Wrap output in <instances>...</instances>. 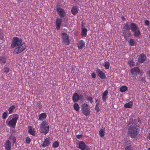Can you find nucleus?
<instances>
[{
  "label": "nucleus",
  "mask_w": 150,
  "mask_h": 150,
  "mask_svg": "<svg viewBox=\"0 0 150 150\" xmlns=\"http://www.w3.org/2000/svg\"><path fill=\"white\" fill-rule=\"evenodd\" d=\"M127 134L131 138H135L138 134L137 127L134 125H130L128 128Z\"/></svg>",
  "instance_id": "1"
},
{
  "label": "nucleus",
  "mask_w": 150,
  "mask_h": 150,
  "mask_svg": "<svg viewBox=\"0 0 150 150\" xmlns=\"http://www.w3.org/2000/svg\"><path fill=\"white\" fill-rule=\"evenodd\" d=\"M49 129V127L48 122L45 121H43L40 125V132L44 135H46L48 132Z\"/></svg>",
  "instance_id": "2"
},
{
  "label": "nucleus",
  "mask_w": 150,
  "mask_h": 150,
  "mask_svg": "<svg viewBox=\"0 0 150 150\" xmlns=\"http://www.w3.org/2000/svg\"><path fill=\"white\" fill-rule=\"evenodd\" d=\"M12 115L13 117L9 121H8V119L6 121V123L9 126L14 128L16 127L17 121L19 118V115L16 114H13Z\"/></svg>",
  "instance_id": "3"
},
{
  "label": "nucleus",
  "mask_w": 150,
  "mask_h": 150,
  "mask_svg": "<svg viewBox=\"0 0 150 150\" xmlns=\"http://www.w3.org/2000/svg\"><path fill=\"white\" fill-rule=\"evenodd\" d=\"M130 28L127 24H124L123 28L122 29V33L124 37L126 40H127L128 38L131 35V33L129 31Z\"/></svg>",
  "instance_id": "4"
},
{
  "label": "nucleus",
  "mask_w": 150,
  "mask_h": 150,
  "mask_svg": "<svg viewBox=\"0 0 150 150\" xmlns=\"http://www.w3.org/2000/svg\"><path fill=\"white\" fill-rule=\"evenodd\" d=\"M22 40L21 38H19L18 37H14L12 40V42L11 44V47L13 48L16 47L22 44Z\"/></svg>",
  "instance_id": "5"
},
{
  "label": "nucleus",
  "mask_w": 150,
  "mask_h": 150,
  "mask_svg": "<svg viewBox=\"0 0 150 150\" xmlns=\"http://www.w3.org/2000/svg\"><path fill=\"white\" fill-rule=\"evenodd\" d=\"M81 109L83 113L86 116H87L90 114V109L88 108V104L85 103L83 104Z\"/></svg>",
  "instance_id": "6"
},
{
  "label": "nucleus",
  "mask_w": 150,
  "mask_h": 150,
  "mask_svg": "<svg viewBox=\"0 0 150 150\" xmlns=\"http://www.w3.org/2000/svg\"><path fill=\"white\" fill-rule=\"evenodd\" d=\"M62 39L63 44L65 45H68L70 43V40L69 39V35L66 33H62Z\"/></svg>",
  "instance_id": "7"
},
{
  "label": "nucleus",
  "mask_w": 150,
  "mask_h": 150,
  "mask_svg": "<svg viewBox=\"0 0 150 150\" xmlns=\"http://www.w3.org/2000/svg\"><path fill=\"white\" fill-rule=\"evenodd\" d=\"M16 47L14 49V52H16V54H18L21 53L25 49L26 45L25 43H23Z\"/></svg>",
  "instance_id": "8"
},
{
  "label": "nucleus",
  "mask_w": 150,
  "mask_h": 150,
  "mask_svg": "<svg viewBox=\"0 0 150 150\" xmlns=\"http://www.w3.org/2000/svg\"><path fill=\"white\" fill-rule=\"evenodd\" d=\"M96 73L98 76L101 79H105V76L104 73L99 69L97 68L96 71Z\"/></svg>",
  "instance_id": "9"
},
{
  "label": "nucleus",
  "mask_w": 150,
  "mask_h": 150,
  "mask_svg": "<svg viewBox=\"0 0 150 150\" xmlns=\"http://www.w3.org/2000/svg\"><path fill=\"white\" fill-rule=\"evenodd\" d=\"M57 11L60 18H63L66 15V13L61 8H57Z\"/></svg>",
  "instance_id": "10"
},
{
  "label": "nucleus",
  "mask_w": 150,
  "mask_h": 150,
  "mask_svg": "<svg viewBox=\"0 0 150 150\" xmlns=\"http://www.w3.org/2000/svg\"><path fill=\"white\" fill-rule=\"evenodd\" d=\"M131 72L133 75L136 76L140 73L139 69L137 67H134L131 69Z\"/></svg>",
  "instance_id": "11"
},
{
  "label": "nucleus",
  "mask_w": 150,
  "mask_h": 150,
  "mask_svg": "<svg viewBox=\"0 0 150 150\" xmlns=\"http://www.w3.org/2000/svg\"><path fill=\"white\" fill-rule=\"evenodd\" d=\"M146 58V56L144 53H142L140 54L138 58V61L139 63H142L144 62Z\"/></svg>",
  "instance_id": "12"
},
{
  "label": "nucleus",
  "mask_w": 150,
  "mask_h": 150,
  "mask_svg": "<svg viewBox=\"0 0 150 150\" xmlns=\"http://www.w3.org/2000/svg\"><path fill=\"white\" fill-rule=\"evenodd\" d=\"M62 22V19L60 18H58L56 20V29L58 30L60 29V26Z\"/></svg>",
  "instance_id": "13"
},
{
  "label": "nucleus",
  "mask_w": 150,
  "mask_h": 150,
  "mask_svg": "<svg viewBox=\"0 0 150 150\" xmlns=\"http://www.w3.org/2000/svg\"><path fill=\"white\" fill-rule=\"evenodd\" d=\"M50 144V139L48 138L45 139L44 142L41 144V145L43 147H45L48 146Z\"/></svg>",
  "instance_id": "14"
},
{
  "label": "nucleus",
  "mask_w": 150,
  "mask_h": 150,
  "mask_svg": "<svg viewBox=\"0 0 150 150\" xmlns=\"http://www.w3.org/2000/svg\"><path fill=\"white\" fill-rule=\"evenodd\" d=\"M5 149L6 150H11V143L9 140H7L5 143Z\"/></svg>",
  "instance_id": "15"
},
{
  "label": "nucleus",
  "mask_w": 150,
  "mask_h": 150,
  "mask_svg": "<svg viewBox=\"0 0 150 150\" xmlns=\"http://www.w3.org/2000/svg\"><path fill=\"white\" fill-rule=\"evenodd\" d=\"M130 29L132 32H134L139 29L137 25L133 23H130Z\"/></svg>",
  "instance_id": "16"
},
{
  "label": "nucleus",
  "mask_w": 150,
  "mask_h": 150,
  "mask_svg": "<svg viewBox=\"0 0 150 150\" xmlns=\"http://www.w3.org/2000/svg\"><path fill=\"white\" fill-rule=\"evenodd\" d=\"M80 99V96L77 93H74L72 96V100L74 102H77Z\"/></svg>",
  "instance_id": "17"
},
{
  "label": "nucleus",
  "mask_w": 150,
  "mask_h": 150,
  "mask_svg": "<svg viewBox=\"0 0 150 150\" xmlns=\"http://www.w3.org/2000/svg\"><path fill=\"white\" fill-rule=\"evenodd\" d=\"M77 45L79 49H81L85 47V42L83 40H81L78 42Z\"/></svg>",
  "instance_id": "18"
},
{
  "label": "nucleus",
  "mask_w": 150,
  "mask_h": 150,
  "mask_svg": "<svg viewBox=\"0 0 150 150\" xmlns=\"http://www.w3.org/2000/svg\"><path fill=\"white\" fill-rule=\"evenodd\" d=\"M85 144L82 141H80L79 143L78 147L81 150H84L86 148Z\"/></svg>",
  "instance_id": "19"
},
{
  "label": "nucleus",
  "mask_w": 150,
  "mask_h": 150,
  "mask_svg": "<svg viewBox=\"0 0 150 150\" xmlns=\"http://www.w3.org/2000/svg\"><path fill=\"white\" fill-rule=\"evenodd\" d=\"M28 133L33 136H35V132L34 130V129L32 126H29L28 127Z\"/></svg>",
  "instance_id": "20"
},
{
  "label": "nucleus",
  "mask_w": 150,
  "mask_h": 150,
  "mask_svg": "<svg viewBox=\"0 0 150 150\" xmlns=\"http://www.w3.org/2000/svg\"><path fill=\"white\" fill-rule=\"evenodd\" d=\"M137 120L134 119V120L132 118H130L128 122V125H137Z\"/></svg>",
  "instance_id": "21"
},
{
  "label": "nucleus",
  "mask_w": 150,
  "mask_h": 150,
  "mask_svg": "<svg viewBox=\"0 0 150 150\" xmlns=\"http://www.w3.org/2000/svg\"><path fill=\"white\" fill-rule=\"evenodd\" d=\"M71 12L74 15H76L78 12V8L77 6H73L71 8Z\"/></svg>",
  "instance_id": "22"
},
{
  "label": "nucleus",
  "mask_w": 150,
  "mask_h": 150,
  "mask_svg": "<svg viewBox=\"0 0 150 150\" xmlns=\"http://www.w3.org/2000/svg\"><path fill=\"white\" fill-rule=\"evenodd\" d=\"M47 116V115L45 113H42L39 115L38 120H43L46 118Z\"/></svg>",
  "instance_id": "23"
},
{
  "label": "nucleus",
  "mask_w": 150,
  "mask_h": 150,
  "mask_svg": "<svg viewBox=\"0 0 150 150\" xmlns=\"http://www.w3.org/2000/svg\"><path fill=\"white\" fill-rule=\"evenodd\" d=\"M82 30L81 32V35L82 37H86L87 35V30L86 28H83L82 27Z\"/></svg>",
  "instance_id": "24"
},
{
  "label": "nucleus",
  "mask_w": 150,
  "mask_h": 150,
  "mask_svg": "<svg viewBox=\"0 0 150 150\" xmlns=\"http://www.w3.org/2000/svg\"><path fill=\"white\" fill-rule=\"evenodd\" d=\"M108 94V91L107 90H106L103 93L102 98L103 100L105 101L107 98V96Z\"/></svg>",
  "instance_id": "25"
},
{
  "label": "nucleus",
  "mask_w": 150,
  "mask_h": 150,
  "mask_svg": "<svg viewBox=\"0 0 150 150\" xmlns=\"http://www.w3.org/2000/svg\"><path fill=\"white\" fill-rule=\"evenodd\" d=\"M134 33V35L135 37H139L141 35L139 28L134 32H133Z\"/></svg>",
  "instance_id": "26"
},
{
  "label": "nucleus",
  "mask_w": 150,
  "mask_h": 150,
  "mask_svg": "<svg viewBox=\"0 0 150 150\" xmlns=\"http://www.w3.org/2000/svg\"><path fill=\"white\" fill-rule=\"evenodd\" d=\"M6 59L5 56H0V63L2 65L5 64L6 63Z\"/></svg>",
  "instance_id": "27"
},
{
  "label": "nucleus",
  "mask_w": 150,
  "mask_h": 150,
  "mask_svg": "<svg viewBox=\"0 0 150 150\" xmlns=\"http://www.w3.org/2000/svg\"><path fill=\"white\" fill-rule=\"evenodd\" d=\"M133 102L132 101H130L126 103L124 105V107L127 108H131L133 105Z\"/></svg>",
  "instance_id": "28"
},
{
  "label": "nucleus",
  "mask_w": 150,
  "mask_h": 150,
  "mask_svg": "<svg viewBox=\"0 0 150 150\" xmlns=\"http://www.w3.org/2000/svg\"><path fill=\"white\" fill-rule=\"evenodd\" d=\"M8 139L10 140H13V145L16 142V138L15 136H12V135H9Z\"/></svg>",
  "instance_id": "29"
},
{
  "label": "nucleus",
  "mask_w": 150,
  "mask_h": 150,
  "mask_svg": "<svg viewBox=\"0 0 150 150\" xmlns=\"http://www.w3.org/2000/svg\"><path fill=\"white\" fill-rule=\"evenodd\" d=\"M127 89V87L125 86H121L120 88V91L123 92L125 91Z\"/></svg>",
  "instance_id": "30"
},
{
  "label": "nucleus",
  "mask_w": 150,
  "mask_h": 150,
  "mask_svg": "<svg viewBox=\"0 0 150 150\" xmlns=\"http://www.w3.org/2000/svg\"><path fill=\"white\" fill-rule=\"evenodd\" d=\"M99 135L101 137H103L105 135L104 129H100L99 131Z\"/></svg>",
  "instance_id": "31"
},
{
  "label": "nucleus",
  "mask_w": 150,
  "mask_h": 150,
  "mask_svg": "<svg viewBox=\"0 0 150 150\" xmlns=\"http://www.w3.org/2000/svg\"><path fill=\"white\" fill-rule=\"evenodd\" d=\"M86 100L90 102L92 104L93 103V98L92 97L87 96L86 97Z\"/></svg>",
  "instance_id": "32"
},
{
  "label": "nucleus",
  "mask_w": 150,
  "mask_h": 150,
  "mask_svg": "<svg viewBox=\"0 0 150 150\" xmlns=\"http://www.w3.org/2000/svg\"><path fill=\"white\" fill-rule=\"evenodd\" d=\"M16 108V107L14 105H12V106L10 107L8 109V111L9 112V113L10 114L11 113L13 112V110L15 109Z\"/></svg>",
  "instance_id": "33"
},
{
  "label": "nucleus",
  "mask_w": 150,
  "mask_h": 150,
  "mask_svg": "<svg viewBox=\"0 0 150 150\" xmlns=\"http://www.w3.org/2000/svg\"><path fill=\"white\" fill-rule=\"evenodd\" d=\"M74 108L76 111H78L79 110V107L77 103H75L74 105Z\"/></svg>",
  "instance_id": "34"
},
{
  "label": "nucleus",
  "mask_w": 150,
  "mask_h": 150,
  "mask_svg": "<svg viewBox=\"0 0 150 150\" xmlns=\"http://www.w3.org/2000/svg\"><path fill=\"white\" fill-rule=\"evenodd\" d=\"M124 150H134V148L132 146H128L125 147Z\"/></svg>",
  "instance_id": "35"
},
{
  "label": "nucleus",
  "mask_w": 150,
  "mask_h": 150,
  "mask_svg": "<svg viewBox=\"0 0 150 150\" xmlns=\"http://www.w3.org/2000/svg\"><path fill=\"white\" fill-rule=\"evenodd\" d=\"M129 45L131 46H133L134 45V40L131 39L129 42Z\"/></svg>",
  "instance_id": "36"
},
{
  "label": "nucleus",
  "mask_w": 150,
  "mask_h": 150,
  "mask_svg": "<svg viewBox=\"0 0 150 150\" xmlns=\"http://www.w3.org/2000/svg\"><path fill=\"white\" fill-rule=\"evenodd\" d=\"M104 65L106 69H108L109 68L110 63L109 62H106L104 63Z\"/></svg>",
  "instance_id": "37"
},
{
  "label": "nucleus",
  "mask_w": 150,
  "mask_h": 150,
  "mask_svg": "<svg viewBox=\"0 0 150 150\" xmlns=\"http://www.w3.org/2000/svg\"><path fill=\"white\" fill-rule=\"evenodd\" d=\"M59 146V143L57 141L54 142L52 146L54 148H56Z\"/></svg>",
  "instance_id": "38"
},
{
  "label": "nucleus",
  "mask_w": 150,
  "mask_h": 150,
  "mask_svg": "<svg viewBox=\"0 0 150 150\" xmlns=\"http://www.w3.org/2000/svg\"><path fill=\"white\" fill-rule=\"evenodd\" d=\"M8 115V113L6 112H5L2 114V118L5 119L6 118Z\"/></svg>",
  "instance_id": "39"
},
{
  "label": "nucleus",
  "mask_w": 150,
  "mask_h": 150,
  "mask_svg": "<svg viewBox=\"0 0 150 150\" xmlns=\"http://www.w3.org/2000/svg\"><path fill=\"white\" fill-rule=\"evenodd\" d=\"M128 63L130 66H133L135 64L134 62L131 60H129Z\"/></svg>",
  "instance_id": "40"
},
{
  "label": "nucleus",
  "mask_w": 150,
  "mask_h": 150,
  "mask_svg": "<svg viewBox=\"0 0 150 150\" xmlns=\"http://www.w3.org/2000/svg\"><path fill=\"white\" fill-rule=\"evenodd\" d=\"M3 69L4 70V72L6 74H7V73H8L9 71V69L7 67H5L4 69Z\"/></svg>",
  "instance_id": "41"
},
{
  "label": "nucleus",
  "mask_w": 150,
  "mask_h": 150,
  "mask_svg": "<svg viewBox=\"0 0 150 150\" xmlns=\"http://www.w3.org/2000/svg\"><path fill=\"white\" fill-rule=\"evenodd\" d=\"M31 139L29 137H27L26 139V142L27 144H29L30 142Z\"/></svg>",
  "instance_id": "42"
},
{
  "label": "nucleus",
  "mask_w": 150,
  "mask_h": 150,
  "mask_svg": "<svg viewBox=\"0 0 150 150\" xmlns=\"http://www.w3.org/2000/svg\"><path fill=\"white\" fill-rule=\"evenodd\" d=\"M140 78L141 80L140 81H142V82L145 83L146 82V79L144 77H140Z\"/></svg>",
  "instance_id": "43"
},
{
  "label": "nucleus",
  "mask_w": 150,
  "mask_h": 150,
  "mask_svg": "<svg viewBox=\"0 0 150 150\" xmlns=\"http://www.w3.org/2000/svg\"><path fill=\"white\" fill-rule=\"evenodd\" d=\"M95 109L96 110V113L98 112L100 110V109L98 106H97V105H95Z\"/></svg>",
  "instance_id": "44"
},
{
  "label": "nucleus",
  "mask_w": 150,
  "mask_h": 150,
  "mask_svg": "<svg viewBox=\"0 0 150 150\" xmlns=\"http://www.w3.org/2000/svg\"><path fill=\"white\" fill-rule=\"evenodd\" d=\"M125 146H131V144L128 141L125 142Z\"/></svg>",
  "instance_id": "45"
},
{
  "label": "nucleus",
  "mask_w": 150,
  "mask_h": 150,
  "mask_svg": "<svg viewBox=\"0 0 150 150\" xmlns=\"http://www.w3.org/2000/svg\"><path fill=\"white\" fill-rule=\"evenodd\" d=\"M145 24L146 26H149V21L148 20L145 21Z\"/></svg>",
  "instance_id": "46"
},
{
  "label": "nucleus",
  "mask_w": 150,
  "mask_h": 150,
  "mask_svg": "<svg viewBox=\"0 0 150 150\" xmlns=\"http://www.w3.org/2000/svg\"><path fill=\"white\" fill-rule=\"evenodd\" d=\"M92 148L91 146H86V148L84 150H91Z\"/></svg>",
  "instance_id": "47"
},
{
  "label": "nucleus",
  "mask_w": 150,
  "mask_h": 150,
  "mask_svg": "<svg viewBox=\"0 0 150 150\" xmlns=\"http://www.w3.org/2000/svg\"><path fill=\"white\" fill-rule=\"evenodd\" d=\"M82 137V135L81 134H78L76 135V138L78 139H80Z\"/></svg>",
  "instance_id": "48"
},
{
  "label": "nucleus",
  "mask_w": 150,
  "mask_h": 150,
  "mask_svg": "<svg viewBox=\"0 0 150 150\" xmlns=\"http://www.w3.org/2000/svg\"><path fill=\"white\" fill-rule=\"evenodd\" d=\"M92 77L93 79L96 78V74L94 73H93L91 74Z\"/></svg>",
  "instance_id": "49"
},
{
  "label": "nucleus",
  "mask_w": 150,
  "mask_h": 150,
  "mask_svg": "<svg viewBox=\"0 0 150 150\" xmlns=\"http://www.w3.org/2000/svg\"><path fill=\"white\" fill-rule=\"evenodd\" d=\"M37 105L40 108H41L42 107V105H41V104L40 103H37Z\"/></svg>",
  "instance_id": "50"
},
{
  "label": "nucleus",
  "mask_w": 150,
  "mask_h": 150,
  "mask_svg": "<svg viewBox=\"0 0 150 150\" xmlns=\"http://www.w3.org/2000/svg\"><path fill=\"white\" fill-rule=\"evenodd\" d=\"M147 138L150 140V133H148V135L147 136Z\"/></svg>",
  "instance_id": "51"
},
{
  "label": "nucleus",
  "mask_w": 150,
  "mask_h": 150,
  "mask_svg": "<svg viewBox=\"0 0 150 150\" xmlns=\"http://www.w3.org/2000/svg\"><path fill=\"white\" fill-rule=\"evenodd\" d=\"M146 74L148 75V76L150 78V72L147 71Z\"/></svg>",
  "instance_id": "52"
},
{
  "label": "nucleus",
  "mask_w": 150,
  "mask_h": 150,
  "mask_svg": "<svg viewBox=\"0 0 150 150\" xmlns=\"http://www.w3.org/2000/svg\"><path fill=\"white\" fill-rule=\"evenodd\" d=\"M60 6V5H59L58 4H57V5H56V11H57V8H60V7H59Z\"/></svg>",
  "instance_id": "53"
},
{
  "label": "nucleus",
  "mask_w": 150,
  "mask_h": 150,
  "mask_svg": "<svg viewBox=\"0 0 150 150\" xmlns=\"http://www.w3.org/2000/svg\"><path fill=\"white\" fill-rule=\"evenodd\" d=\"M96 100V103H98V102H100V101L99 100H98L97 99H95Z\"/></svg>",
  "instance_id": "54"
},
{
  "label": "nucleus",
  "mask_w": 150,
  "mask_h": 150,
  "mask_svg": "<svg viewBox=\"0 0 150 150\" xmlns=\"http://www.w3.org/2000/svg\"><path fill=\"white\" fill-rule=\"evenodd\" d=\"M99 105V103H96V105H97V106H98Z\"/></svg>",
  "instance_id": "55"
},
{
  "label": "nucleus",
  "mask_w": 150,
  "mask_h": 150,
  "mask_svg": "<svg viewBox=\"0 0 150 150\" xmlns=\"http://www.w3.org/2000/svg\"><path fill=\"white\" fill-rule=\"evenodd\" d=\"M80 97H83L82 95H80Z\"/></svg>",
  "instance_id": "56"
},
{
  "label": "nucleus",
  "mask_w": 150,
  "mask_h": 150,
  "mask_svg": "<svg viewBox=\"0 0 150 150\" xmlns=\"http://www.w3.org/2000/svg\"><path fill=\"white\" fill-rule=\"evenodd\" d=\"M147 150H150V148H149L147 149Z\"/></svg>",
  "instance_id": "57"
},
{
  "label": "nucleus",
  "mask_w": 150,
  "mask_h": 150,
  "mask_svg": "<svg viewBox=\"0 0 150 150\" xmlns=\"http://www.w3.org/2000/svg\"><path fill=\"white\" fill-rule=\"evenodd\" d=\"M149 38L150 39V34L149 35Z\"/></svg>",
  "instance_id": "58"
},
{
  "label": "nucleus",
  "mask_w": 150,
  "mask_h": 150,
  "mask_svg": "<svg viewBox=\"0 0 150 150\" xmlns=\"http://www.w3.org/2000/svg\"><path fill=\"white\" fill-rule=\"evenodd\" d=\"M122 18H123V19L124 18V17H122Z\"/></svg>",
  "instance_id": "59"
},
{
  "label": "nucleus",
  "mask_w": 150,
  "mask_h": 150,
  "mask_svg": "<svg viewBox=\"0 0 150 150\" xmlns=\"http://www.w3.org/2000/svg\"><path fill=\"white\" fill-rule=\"evenodd\" d=\"M74 1H75V0H74Z\"/></svg>",
  "instance_id": "60"
}]
</instances>
